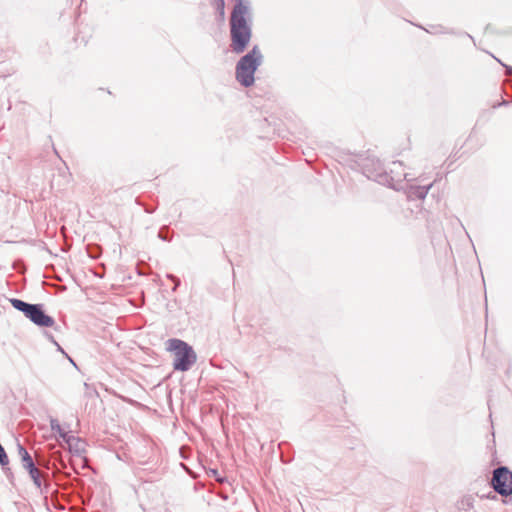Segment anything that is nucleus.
<instances>
[{"label": "nucleus", "instance_id": "9d476101", "mask_svg": "<svg viewBox=\"0 0 512 512\" xmlns=\"http://www.w3.org/2000/svg\"><path fill=\"white\" fill-rule=\"evenodd\" d=\"M0 463L2 465H5L8 463V457L3 449V447L0 445Z\"/></svg>", "mask_w": 512, "mask_h": 512}, {"label": "nucleus", "instance_id": "39448f33", "mask_svg": "<svg viewBox=\"0 0 512 512\" xmlns=\"http://www.w3.org/2000/svg\"><path fill=\"white\" fill-rule=\"evenodd\" d=\"M491 484L496 492L502 496L512 494V472L507 467L494 470Z\"/></svg>", "mask_w": 512, "mask_h": 512}, {"label": "nucleus", "instance_id": "7ed1b4c3", "mask_svg": "<svg viewBox=\"0 0 512 512\" xmlns=\"http://www.w3.org/2000/svg\"><path fill=\"white\" fill-rule=\"evenodd\" d=\"M167 349L174 353L173 365L175 370L187 371L196 361L195 352L182 340H169Z\"/></svg>", "mask_w": 512, "mask_h": 512}, {"label": "nucleus", "instance_id": "f03ea898", "mask_svg": "<svg viewBox=\"0 0 512 512\" xmlns=\"http://www.w3.org/2000/svg\"><path fill=\"white\" fill-rule=\"evenodd\" d=\"M261 60L262 54L257 46L239 60L236 66V78L242 85L248 87L254 83V73Z\"/></svg>", "mask_w": 512, "mask_h": 512}, {"label": "nucleus", "instance_id": "423d86ee", "mask_svg": "<svg viewBox=\"0 0 512 512\" xmlns=\"http://www.w3.org/2000/svg\"><path fill=\"white\" fill-rule=\"evenodd\" d=\"M18 453L19 456L21 457L23 467L25 469H27L28 467H32V465L34 464L33 460L29 453L27 452V450L23 448L21 445L18 446Z\"/></svg>", "mask_w": 512, "mask_h": 512}, {"label": "nucleus", "instance_id": "1a4fd4ad", "mask_svg": "<svg viewBox=\"0 0 512 512\" xmlns=\"http://www.w3.org/2000/svg\"><path fill=\"white\" fill-rule=\"evenodd\" d=\"M215 7L219 11L220 17L223 20L225 17V2L224 0H215Z\"/></svg>", "mask_w": 512, "mask_h": 512}, {"label": "nucleus", "instance_id": "f257e3e1", "mask_svg": "<svg viewBox=\"0 0 512 512\" xmlns=\"http://www.w3.org/2000/svg\"><path fill=\"white\" fill-rule=\"evenodd\" d=\"M234 7L230 17L231 49L241 54L248 47L252 38L250 25V6L247 0H233Z\"/></svg>", "mask_w": 512, "mask_h": 512}, {"label": "nucleus", "instance_id": "20e7f679", "mask_svg": "<svg viewBox=\"0 0 512 512\" xmlns=\"http://www.w3.org/2000/svg\"><path fill=\"white\" fill-rule=\"evenodd\" d=\"M11 305L24 313L33 323L42 327H52L54 320L52 317L46 315L40 305L28 304L20 299H10Z\"/></svg>", "mask_w": 512, "mask_h": 512}, {"label": "nucleus", "instance_id": "0eeeda50", "mask_svg": "<svg viewBox=\"0 0 512 512\" xmlns=\"http://www.w3.org/2000/svg\"><path fill=\"white\" fill-rule=\"evenodd\" d=\"M50 426H51L52 431L57 432L61 438H63L66 442L69 443L71 437L68 436V434L62 429L58 420L52 419L50 422Z\"/></svg>", "mask_w": 512, "mask_h": 512}, {"label": "nucleus", "instance_id": "6e6552de", "mask_svg": "<svg viewBox=\"0 0 512 512\" xmlns=\"http://www.w3.org/2000/svg\"><path fill=\"white\" fill-rule=\"evenodd\" d=\"M27 470L29 471V474H30L31 478L33 479V481L35 482V484L40 486V475H41L40 470L38 468H36L34 466V464L32 465V467H28Z\"/></svg>", "mask_w": 512, "mask_h": 512}]
</instances>
